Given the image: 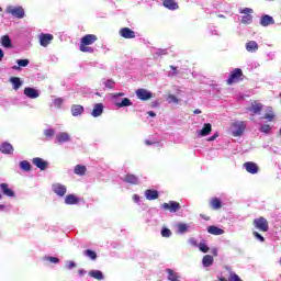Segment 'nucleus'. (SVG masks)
I'll use <instances>...</instances> for the list:
<instances>
[{
  "mask_svg": "<svg viewBox=\"0 0 281 281\" xmlns=\"http://www.w3.org/2000/svg\"><path fill=\"white\" fill-rule=\"evenodd\" d=\"M145 199H147V201H156V199H159V191L147 189L145 191Z\"/></svg>",
  "mask_w": 281,
  "mask_h": 281,
  "instance_id": "a211bd4d",
  "label": "nucleus"
},
{
  "mask_svg": "<svg viewBox=\"0 0 281 281\" xmlns=\"http://www.w3.org/2000/svg\"><path fill=\"white\" fill-rule=\"evenodd\" d=\"M198 247L202 254H207V251H210V247H207V244L205 243H200Z\"/></svg>",
  "mask_w": 281,
  "mask_h": 281,
  "instance_id": "79ce46f5",
  "label": "nucleus"
},
{
  "mask_svg": "<svg viewBox=\"0 0 281 281\" xmlns=\"http://www.w3.org/2000/svg\"><path fill=\"white\" fill-rule=\"evenodd\" d=\"M106 89H113L115 87V81L113 79H109L105 81Z\"/></svg>",
  "mask_w": 281,
  "mask_h": 281,
  "instance_id": "49530a36",
  "label": "nucleus"
},
{
  "mask_svg": "<svg viewBox=\"0 0 281 281\" xmlns=\"http://www.w3.org/2000/svg\"><path fill=\"white\" fill-rule=\"evenodd\" d=\"M178 229H179L180 234H186V232H188V225L187 224H179Z\"/></svg>",
  "mask_w": 281,
  "mask_h": 281,
  "instance_id": "09e8293b",
  "label": "nucleus"
},
{
  "mask_svg": "<svg viewBox=\"0 0 281 281\" xmlns=\"http://www.w3.org/2000/svg\"><path fill=\"white\" fill-rule=\"evenodd\" d=\"M114 104L119 109H124V106H133V102L128 98H124L121 101H115Z\"/></svg>",
  "mask_w": 281,
  "mask_h": 281,
  "instance_id": "b1692460",
  "label": "nucleus"
},
{
  "mask_svg": "<svg viewBox=\"0 0 281 281\" xmlns=\"http://www.w3.org/2000/svg\"><path fill=\"white\" fill-rule=\"evenodd\" d=\"M82 113H85V106L78 104L71 106V114L74 117H78V115H82Z\"/></svg>",
  "mask_w": 281,
  "mask_h": 281,
  "instance_id": "a878e982",
  "label": "nucleus"
},
{
  "mask_svg": "<svg viewBox=\"0 0 281 281\" xmlns=\"http://www.w3.org/2000/svg\"><path fill=\"white\" fill-rule=\"evenodd\" d=\"M4 209H5V206L0 204V210H4Z\"/></svg>",
  "mask_w": 281,
  "mask_h": 281,
  "instance_id": "774afa93",
  "label": "nucleus"
},
{
  "mask_svg": "<svg viewBox=\"0 0 281 281\" xmlns=\"http://www.w3.org/2000/svg\"><path fill=\"white\" fill-rule=\"evenodd\" d=\"M259 131L261 133H265L266 135H269V133H271V125L269 124H263L261 125V127L259 128Z\"/></svg>",
  "mask_w": 281,
  "mask_h": 281,
  "instance_id": "ea45409f",
  "label": "nucleus"
},
{
  "mask_svg": "<svg viewBox=\"0 0 281 281\" xmlns=\"http://www.w3.org/2000/svg\"><path fill=\"white\" fill-rule=\"evenodd\" d=\"M55 104L57 105V106H60L61 104H63V99L61 98H57V99H55Z\"/></svg>",
  "mask_w": 281,
  "mask_h": 281,
  "instance_id": "5fc2aeb1",
  "label": "nucleus"
},
{
  "mask_svg": "<svg viewBox=\"0 0 281 281\" xmlns=\"http://www.w3.org/2000/svg\"><path fill=\"white\" fill-rule=\"evenodd\" d=\"M254 226L256 229H259V232H269V221L267 218L260 216L259 218H255L252 221Z\"/></svg>",
  "mask_w": 281,
  "mask_h": 281,
  "instance_id": "20e7f679",
  "label": "nucleus"
},
{
  "mask_svg": "<svg viewBox=\"0 0 281 281\" xmlns=\"http://www.w3.org/2000/svg\"><path fill=\"white\" fill-rule=\"evenodd\" d=\"M54 41V35L49 33H42L40 35V44L42 47H47Z\"/></svg>",
  "mask_w": 281,
  "mask_h": 281,
  "instance_id": "9b49d317",
  "label": "nucleus"
},
{
  "mask_svg": "<svg viewBox=\"0 0 281 281\" xmlns=\"http://www.w3.org/2000/svg\"><path fill=\"white\" fill-rule=\"evenodd\" d=\"M203 267H212L214 265V257L212 255H205L202 259Z\"/></svg>",
  "mask_w": 281,
  "mask_h": 281,
  "instance_id": "72a5a7b5",
  "label": "nucleus"
},
{
  "mask_svg": "<svg viewBox=\"0 0 281 281\" xmlns=\"http://www.w3.org/2000/svg\"><path fill=\"white\" fill-rule=\"evenodd\" d=\"M244 168L250 173V175H258V165L254 161H248L244 164Z\"/></svg>",
  "mask_w": 281,
  "mask_h": 281,
  "instance_id": "4468645a",
  "label": "nucleus"
},
{
  "mask_svg": "<svg viewBox=\"0 0 281 281\" xmlns=\"http://www.w3.org/2000/svg\"><path fill=\"white\" fill-rule=\"evenodd\" d=\"M189 243L192 245V247H199V243L194 238L189 239Z\"/></svg>",
  "mask_w": 281,
  "mask_h": 281,
  "instance_id": "864d4df0",
  "label": "nucleus"
},
{
  "mask_svg": "<svg viewBox=\"0 0 281 281\" xmlns=\"http://www.w3.org/2000/svg\"><path fill=\"white\" fill-rule=\"evenodd\" d=\"M88 276H90V278H94V280H104V274L100 270H92Z\"/></svg>",
  "mask_w": 281,
  "mask_h": 281,
  "instance_id": "f704fd0d",
  "label": "nucleus"
},
{
  "mask_svg": "<svg viewBox=\"0 0 281 281\" xmlns=\"http://www.w3.org/2000/svg\"><path fill=\"white\" fill-rule=\"evenodd\" d=\"M161 209L167 212L176 213L179 212V210H181V204L177 201H169L162 203Z\"/></svg>",
  "mask_w": 281,
  "mask_h": 281,
  "instance_id": "39448f33",
  "label": "nucleus"
},
{
  "mask_svg": "<svg viewBox=\"0 0 281 281\" xmlns=\"http://www.w3.org/2000/svg\"><path fill=\"white\" fill-rule=\"evenodd\" d=\"M260 120H267L268 122H273V120H276V113L273 112V108H268L266 114L261 116Z\"/></svg>",
  "mask_w": 281,
  "mask_h": 281,
  "instance_id": "bb28decb",
  "label": "nucleus"
},
{
  "mask_svg": "<svg viewBox=\"0 0 281 281\" xmlns=\"http://www.w3.org/2000/svg\"><path fill=\"white\" fill-rule=\"evenodd\" d=\"M120 36L122 38H135V31L128 29V27H123L119 31Z\"/></svg>",
  "mask_w": 281,
  "mask_h": 281,
  "instance_id": "2eb2a0df",
  "label": "nucleus"
},
{
  "mask_svg": "<svg viewBox=\"0 0 281 281\" xmlns=\"http://www.w3.org/2000/svg\"><path fill=\"white\" fill-rule=\"evenodd\" d=\"M70 139L71 138L69 137V135L65 132H61V133L56 135L57 144H65V143L69 142Z\"/></svg>",
  "mask_w": 281,
  "mask_h": 281,
  "instance_id": "393cba45",
  "label": "nucleus"
},
{
  "mask_svg": "<svg viewBox=\"0 0 281 281\" xmlns=\"http://www.w3.org/2000/svg\"><path fill=\"white\" fill-rule=\"evenodd\" d=\"M11 85H13V90L19 91L21 87L23 86V81H21V78L19 77H11L10 80Z\"/></svg>",
  "mask_w": 281,
  "mask_h": 281,
  "instance_id": "cd10ccee",
  "label": "nucleus"
},
{
  "mask_svg": "<svg viewBox=\"0 0 281 281\" xmlns=\"http://www.w3.org/2000/svg\"><path fill=\"white\" fill-rule=\"evenodd\" d=\"M0 153H3V155H12L14 147L12 144L4 142L0 145Z\"/></svg>",
  "mask_w": 281,
  "mask_h": 281,
  "instance_id": "dca6fc26",
  "label": "nucleus"
},
{
  "mask_svg": "<svg viewBox=\"0 0 281 281\" xmlns=\"http://www.w3.org/2000/svg\"><path fill=\"white\" fill-rule=\"evenodd\" d=\"M44 135H45V137L50 138V137H53L54 135H56V131H54V130H52V128L45 130V131H44Z\"/></svg>",
  "mask_w": 281,
  "mask_h": 281,
  "instance_id": "a18cd8bd",
  "label": "nucleus"
},
{
  "mask_svg": "<svg viewBox=\"0 0 281 281\" xmlns=\"http://www.w3.org/2000/svg\"><path fill=\"white\" fill-rule=\"evenodd\" d=\"M167 101L169 104H179V100L175 94H168L167 95Z\"/></svg>",
  "mask_w": 281,
  "mask_h": 281,
  "instance_id": "58836bf2",
  "label": "nucleus"
},
{
  "mask_svg": "<svg viewBox=\"0 0 281 281\" xmlns=\"http://www.w3.org/2000/svg\"><path fill=\"white\" fill-rule=\"evenodd\" d=\"M125 183H131L132 186H137L139 183V178L133 173H127L123 180Z\"/></svg>",
  "mask_w": 281,
  "mask_h": 281,
  "instance_id": "412c9836",
  "label": "nucleus"
},
{
  "mask_svg": "<svg viewBox=\"0 0 281 281\" xmlns=\"http://www.w3.org/2000/svg\"><path fill=\"white\" fill-rule=\"evenodd\" d=\"M75 175H78L79 177H85L87 175V166L85 165H77L74 168Z\"/></svg>",
  "mask_w": 281,
  "mask_h": 281,
  "instance_id": "c756f323",
  "label": "nucleus"
},
{
  "mask_svg": "<svg viewBox=\"0 0 281 281\" xmlns=\"http://www.w3.org/2000/svg\"><path fill=\"white\" fill-rule=\"evenodd\" d=\"M207 232L213 236H222V234H225V231H223V228H220L218 226H209Z\"/></svg>",
  "mask_w": 281,
  "mask_h": 281,
  "instance_id": "7c9ffc66",
  "label": "nucleus"
},
{
  "mask_svg": "<svg viewBox=\"0 0 281 281\" xmlns=\"http://www.w3.org/2000/svg\"><path fill=\"white\" fill-rule=\"evenodd\" d=\"M210 133H212V124L205 123L203 128L198 132V135H200V137H207Z\"/></svg>",
  "mask_w": 281,
  "mask_h": 281,
  "instance_id": "5701e85b",
  "label": "nucleus"
},
{
  "mask_svg": "<svg viewBox=\"0 0 281 281\" xmlns=\"http://www.w3.org/2000/svg\"><path fill=\"white\" fill-rule=\"evenodd\" d=\"M265 105L262 103L252 101L250 106L246 108V111L254 117V115H260Z\"/></svg>",
  "mask_w": 281,
  "mask_h": 281,
  "instance_id": "7ed1b4c3",
  "label": "nucleus"
},
{
  "mask_svg": "<svg viewBox=\"0 0 281 281\" xmlns=\"http://www.w3.org/2000/svg\"><path fill=\"white\" fill-rule=\"evenodd\" d=\"M85 256H87L90 260H95L98 258V254L91 249L85 250Z\"/></svg>",
  "mask_w": 281,
  "mask_h": 281,
  "instance_id": "4c0bfd02",
  "label": "nucleus"
},
{
  "mask_svg": "<svg viewBox=\"0 0 281 281\" xmlns=\"http://www.w3.org/2000/svg\"><path fill=\"white\" fill-rule=\"evenodd\" d=\"M164 8H167V10H179V3H177L176 0H162Z\"/></svg>",
  "mask_w": 281,
  "mask_h": 281,
  "instance_id": "6ab92c4d",
  "label": "nucleus"
},
{
  "mask_svg": "<svg viewBox=\"0 0 281 281\" xmlns=\"http://www.w3.org/2000/svg\"><path fill=\"white\" fill-rule=\"evenodd\" d=\"M133 201H134L135 203H139V195L134 194V195H133Z\"/></svg>",
  "mask_w": 281,
  "mask_h": 281,
  "instance_id": "6e6d98bb",
  "label": "nucleus"
},
{
  "mask_svg": "<svg viewBox=\"0 0 281 281\" xmlns=\"http://www.w3.org/2000/svg\"><path fill=\"white\" fill-rule=\"evenodd\" d=\"M52 190L57 196H65L67 194V187L65 184L54 183Z\"/></svg>",
  "mask_w": 281,
  "mask_h": 281,
  "instance_id": "9d476101",
  "label": "nucleus"
},
{
  "mask_svg": "<svg viewBox=\"0 0 281 281\" xmlns=\"http://www.w3.org/2000/svg\"><path fill=\"white\" fill-rule=\"evenodd\" d=\"M147 115H149L150 117H157V114L153 111H148Z\"/></svg>",
  "mask_w": 281,
  "mask_h": 281,
  "instance_id": "4d7b16f0",
  "label": "nucleus"
},
{
  "mask_svg": "<svg viewBox=\"0 0 281 281\" xmlns=\"http://www.w3.org/2000/svg\"><path fill=\"white\" fill-rule=\"evenodd\" d=\"M216 137H218V134H215L213 136H211L207 142H214V139H216Z\"/></svg>",
  "mask_w": 281,
  "mask_h": 281,
  "instance_id": "13d9d810",
  "label": "nucleus"
},
{
  "mask_svg": "<svg viewBox=\"0 0 281 281\" xmlns=\"http://www.w3.org/2000/svg\"><path fill=\"white\" fill-rule=\"evenodd\" d=\"M228 281H243V280L240 279V277H238V274H236V272L231 271L229 277H228Z\"/></svg>",
  "mask_w": 281,
  "mask_h": 281,
  "instance_id": "37998d69",
  "label": "nucleus"
},
{
  "mask_svg": "<svg viewBox=\"0 0 281 281\" xmlns=\"http://www.w3.org/2000/svg\"><path fill=\"white\" fill-rule=\"evenodd\" d=\"M146 146H153V144H155V142H150V140H145Z\"/></svg>",
  "mask_w": 281,
  "mask_h": 281,
  "instance_id": "680f3d73",
  "label": "nucleus"
},
{
  "mask_svg": "<svg viewBox=\"0 0 281 281\" xmlns=\"http://www.w3.org/2000/svg\"><path fill=\"white\" fill-rule=\"evenodd\" d=\"M104 113V104L102 103H97L93 106V110L91 112L92 117H100Z\"/></svg>",
  "mask_w": 281,
  "mask_h": 281,
  "instance_id": "aec40b11",
  "label": "nucleus"
},
{
  "mask_svg": "<svg viewBox=\"0 0 281 281\" xmlns=\"http://www.w3.org/2000/svg\"><path fill=\"white\" fill-rule=\"evenodd\" d=\"M24 95H26V98H30L31 100H36L40 93H38V90L27 87V88H24Z\"/></svg>",
  "mask_w": 281,
  "mask_h": 281,
  "instance_id": "f3484780",
  "label": "nucleus"
},
{
  "mask_svg": "<svg viewBox=\"0 0 281 281\" xmlns=\"http://www.w3.org/2000/svg\"><path fill=\"white\" fill-rule=\"evenodd\" d=\"M157 56H166L168 54L167 49H159L157 53Z\"/></svg>",
  "mask_w": 281,
  "mask_h": 281,
  "instance_id": "3c124183",
  "label": "nucleus"
},
{
  "mask_svg": "<svg viewBox=\"0 0 281 281\" xmlns=\"http://www.w3.org/2000/svg\"><path fill=\"white\" fill-rule=\"evenodd\" d=\"M78 273H79V276H85V273H87V272L85 271V269H79Z\"/></svg>",
  "mask_w": 281,
  "mask_h": 281,
  "instance_id": "052dcab7",
  "label": "nucleus"
},
{
  "mask_svg": "<svg viewBox=\"0 0 281 281\" xmlns=\"http://www.w3.org/2000/svg\"><path fill=\"white\" fill-rule=\"evenodd\" d=\"M1 45H2V47H5L7 49L12 48V40H10V36L3 35L1 37Z\"/></svg>",
  "mask_w": 281,
  "mask_h": 281,
  "instance_id": "473e14b6",
  "label": "nucleus"
},
{
  "mask_svg": "<svg viewBox=\"0 0 281 281\" xmlns=\"http://www.w3.org/2000/svg\"><path fill=\"white\" fill-rule=\"evenodd\" d=\"M0 188L3 192V194H5V196H15V193L12 189H9L8 183H1Z\"/></svg>",
  "mask_w": 281,
  "mask_h": 281,
  "instance_id": "2f4dec72",
  "label": "nucleus"
},
{
  "mask_svg": "<svg viewBox=\"0 0 281 281\" xmlns=\"http://www.w3.org/2000/svg\"><path fill=\"white\" fill-rule=\"evenodd\" d=\"M210 206L212 210H221V207H223V202L218 198H212L210 200Z\"/></svg>",
  "mask_w": 281,
  "mask_h": 281,
  "instance_id": "c85d7f7f",
  "label": "nucleus"
},
{
  "mask_svg": "<svg viewBox=\"0 0 281 281\" xmlns=\"http://www.w3.org/2000/svg\"><path fill=\"white\" fill-rule=\"evenodd\" d=\"M18 65H19V67H27V65H30V60L29 59H19Z\"/></svg>",
  "mask_w": 281,
  "mask_h": 281,
  "instance_id": "de8ad7c7",
  "label": "nucleus"
},
{
  "mask_svg": "<svg viewBox=\"0 0 281 281\" xmlns=\"http://www.w3.org/2000/svg\"><path fill=\"white\" fill-rule=\"evenodd\" d=\"M3 56H5V54L3 53V49L0 48V63L3 60Z\"/></svg>",
  "mask_w": 281,
  "mask_h": 281,
  "instance_id": "bf43d9fd",
  "label": "nucleus"
},
{
  "mask_svg": "<svg viewBox=\"0 0 281 281\" xmlns=\"http://www.w3.org/2000/svg\"><path fill=\"white\" fill-rule=\"evenodd\" d=\"M7 14L15 16V19H23L25 16V10L23 7H8Z\"/></svg>",
  "mask_w": 281,
  "mask_h": 281,
  "instance_id": "423d86ee",
  "label": "nucleus"
},
{
  "mask_svg": "<svg viewBox=\"0 0 281 281\" xmlns=\"http://www.w3.org/2000/svg\"><path fill=\"white\" fill-rule=\"evenodd\" d=\"M76 268V262L74 261H69L67 265H66V269H74Z\"/></svg>",
  "mask_w": 281,
  "mask_h": 281,
  "instance_id": "603ef678",
  "label": "nucleus"
},
{
  "mask_svg": "<svg viewBox=\"0 0 281 281\" xmlns=\"http://www.w3.org/2000/svg\"><path fill=\"white\" fill-rule=\"evenodd\" d=\"M233 137H240V135H243L245 133V122L243 121H237L235 123H233Z\"/></svg>",
  "mask_w": 281,
  "mask_h": 281,
  "instance_id": "0eeeda50",
  "label": "nucleus"
},
{
  "mask_svg": "<svg viewBox=\"0 0 281 281\" xmlns=\"http://www.w3.org/2000/svg\"><path fill=\"white\" fill-rule=\"evenodd\" d=\"M65 203L66 205H78V203H80V200L78 199V196H76V194H68L65 198Z\"/></svg>",
  "mask_w": 281,
  "mask_h": 281,
  "instance_id": "4be33fe9",
  "label": "nucleus"
},
{
  "mask_svg": "<svg viewBox=\"0 0 281 281\" xmlns=\"http://www.w3.org/2000/svg\"><path fill=\"white\" fill-rule=\"evenodd\" d=\"M20 168L21 170H24V172H30V170H32V165L27 160H22L20 162Z\"/></svg>",
  "mask_w": 281,
  "mask_h": 281,
  "instance_id": "e433bc0d",
  "label": "nucleus"
},
{
  "mask_svg": "<svg viewBox=\"0 0 281 281\" xmlns=\"http://www.w3.org/2000/svg\"><path fill=\"white\" fill-rule=\"evenodd\" d=\"M32 164L33 166H36V168H38L40 170H47V166H49V164L41 157L33 158Z\"/></svg>",
  "mask_w": 281,
  "mask_h": 281,
  "instance_id": "f8f14e48",
  "label": "nucleus"
},
{
  "mask_svg": "<svg viewBox=\"0 0 281 281\" xmlns=\"http://www.w3.org/2000/svg\"><path fill=\"white\" fill-rule=\"evenodd\" d=\"M44 260H46L47 262H52L53 265H58V262H60V259L52 256L44 257Z\"/></svg>",
  "mask_w": 281,
  "mask_h": 281,
  "instance_id": "a19ab883",
  "label": "nucleus"
},
{
  "mask_svg": "<svg viewBox=\"0 0 281 281\" xmlns=\"http://www.w3.org/2000/svg\"><path fill=\"white\" fill-rule=\"evenodd\" d=\"M120 95L123 97L124 93H123V92H120L119 94H115V95H114V100H117V98H120Z\"/></svg>",
  "mask_w": 281,
  "mask_h": 281,
  "instance_id": "e2e57ef3",
  "label": "nucleus"
},
{
  "mask_svg": "<svg viewBox=\"0 0 281 281\" xmlns=\"http://www.w3.org/2000/svg\"><path fill=\"white\" fill-rule=\"evenodd\" d=\"M252 235L255 236V238H257V240H260V243H265V237L260 235V233L255 231L252 232Z\"/></svg>",
  "mask_w": 281,
  "mask_h": 281,
  "instance_id": "8fccbe9b",
  "label": "nucleus"
},
{
  "mask_svg": "<svg viewBox=\"0 0 281 281\" xmlns=\"http://www.w3.org/2000/svg\"><path fill=\"white\" fill-rule=\"evenodd\" d=\"M193 113H194L195 115H200L201 110L196 109V110L193 111Z\"/></svg>",
  "mask_w": 281,
  "mask_h": 281,
  "instance_id": "69168bd1",
  "label": "nucleus"
},
{
  "mask_svg": "<svg viewBox=\"0 0 281 281\" xmlns=\"http://www.w3.org/2000/svg\"><path fill=\"white\" fill-rule=\"evenodd\" d=\"M98 41V36L95 34H87L81 37L79 44V50L83 54H93L94 49L90 45H93Z\"/></svg>",
  "mask_w": 281,
  "mask_h": 281,
  "instance_id": "f257e3e1",
  "label": "nucleus"
},
{
  "mask_svg": "<svg viewBox=\"0 0 281 281\" xmlns=\"http://www.w3.org/2000/svg\"><path fill=\"white\" fill-rule=\"evenodd\" d=\"M246 49L250 53L258 52V43L256 41L246 43Z\"/></svg>",
  "mask_w": 281,
  "mask_h": 281,
  "instance_id": "c9c22d12",
  "label": "nucleus"
},
{
  "mask_svg": "<svg viewBox=\"0 0 281 281\" xmlns=\"http://www.w3.org/2000/svg\"><path fill=\"white\" fill-rule=\"evenodd\" d=\"M170 69H172L173 71H177V67L175 66H170Z\"/></svg>",
  "mask_w": 281,
  "mask_h": 281,
  "instance_id": "338daca9",
  "label": "nucleus"
},
{
  "mask_svg": "<svg viewBox=\"0 0 281 281\" xmlns=\"http://www.w3.org/2000/svg\"><path fill=\"white\" fill-rule=\"evenodd\" d=\"M161 236L162 238H170V236H172V232L169 228H162Z\"/></svg>",
  "mask_w": 281,
  "mask_h": 281,
  "instance_id": "c03bdc74",
  "label": "nucleus"
},
{
  "mask_svg": "<svg viewBox=\"0 0 281 281\" xmlns=\"http://www.w3.org/2000/svg\"><path fill=\"white\" fill-rule=\"evenodd\" d=\"M259 23L261 27H269V25H276V20H273V16L265 14L261 16Z\"/></svg>",
  "mask_w": 281,
  "mask_h": 281,
  "instance_id": "ddd939ff",
  "label": "nucleus"
},
{
  "mask_svg": "<svg viewBox=\"0 0 281 281\" xmlns=\"http://www.w3.org/2000/svg\"><path fill=\"white\" fill-rule=\"evenodd\" d=\"M252 13H254V9H249V8H245L240 11V14H245L241 18V23L244 25H249V23L254 21V16H251Z\"/></svg>",
  "mask_w": 281,
  "mask_h": 281,
  "instance_id": "6e6552de",
  "label": "nucleus"
},
{
  "mask_svg": "<svg viewBox=\"0 0 281 281\" xmlns=\"http://www.w3.org/2000/svg\"><path fill=\"white\" fill-rule=\"evenodd\" d=\"M200 216H201V218H204V221H210V216H205L203 214H201Z\"/></svg>",
  "mask_w": 281,
  "mask_h": 281,
  "instance_id": "0e129e2a",
  "label": "nucleus"
},
{
  "mask_svg": "<svg viewBox=\"0 0 281 281\" xmlns=\"http://www.w3.org/2000/svg\"><path fill=\"white\" fill-rule=\"evenodd\" d=\"M244 74H243V69L240 68H235L231 71L227 80H226V85H228V87H232V85H236L238 82H241L243 78H244Z\"/></svg>",
  "mask_w": 281,
  "mask_h": 281,
  "instance_id": "f03ea898",
  "label": "nucleus"
},
{
  "mask_svg": "<svg viewBox=\"0 0 281 281\" xmlns=\"http://www.w3.org/2000/svg\"><path fill=\"white\" fill-rule=\"evenodd\" d=\"M136 98H138V100H142L143 102H146L150 100V98H153V92L144 88H139L136 90Z\"/></svg>",
  "mask_w": 281,
  "mask_h": 281,
  "instance_id": "1a4fd4ad",
  "label": "nucleus"
}]
</instances>
